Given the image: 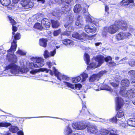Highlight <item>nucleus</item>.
Segmentation results:
<instances>
[{"instance_id": "1", "label": "nucleus", "mask_w": 135, "mask_h": 135, "mask_svg": "<svg viewBox=\"0 0 135 135\" xmlns=\"http://www.w3.org/2000/svg\"><path fill=\"white\" fill-rule=\"evenodd\" d=\"M12 37L13 42L11 43L10 49L8 51L7 56L8 61L11 63L6 66L3 71V74L5 76H20L21 74H26L28 71V69L27 68L22 66L21 67L15 64L17 62V59L16 55L13 54L17 46L16 41L15 40L19 39L20 38V35L19 33H17L13 36V35Z\"/></svg>"}, {"instance_id": "2", "label": "nucleus", "mask_w": 135, "mask_h": 135, "mask_svg": "<svg viewBox=\"0 0 135 135\" xmlns=\"http://www.w3.org/2000/svg\"><path fill=\"white\" fill-rule=\"evenodd\" d=\"M41 71H46L47 73L49 72V71L50 74L53 75L52 71L51 70L47 71L46 69L41 68ZM52 71L54 72L55 75L57 77V79L60 81L63 82L62 84L64 85L71 89H73L74 88V85L67 82V81H69V77L60 73L54 67H53L52 68Z\"/></svg>"}, {"instance_id": "3", "label": "nucleus", "mask_w": 135, "mask_h": 135, "mask_svg": "<svg viewBox=\"0 0 135 135\" xmlns=\"http://www.w3.org/2000/svg\"><path fill=\"white\" fill-rule=\"evenodd\" d=\"M112 57L110 56H108L105 58L101 55H99L97 56L95 59V61L98 62V64L94 62L91 63L87 67V69L89 68H95L97 67L100 66L103 63L104 60L106 61H108L109 60H111Z\"/></svg>"}, {"instance_id": "4", "label": "nucleus", "mask_w": 135, "mask_h": 135, "mask_svg": "<svg viewBox=\"0 0 135 135\" xmlns=\"http://www.w3.org/2000/svg\"><path fill=\"white\" fill-rule=\"evenodd\" d=\"M119 29V27L116 23L115 21L114 24L111 25L109 27H106L104 28L102 32V35L103 37L106 36L108 32L111 34H114L117 32Z\"/></svg>"}, {"instance_id": "5", "label": "nucleus", "mask_w": 135, "mask_h": 135, "mask_svg": "<svg viewBox=\"0 0 135 135\" xmlns=\"http://www.w3.org/2000/svg\"><path fill=\"white\" fill-rule=\"evenodd\" d=\"M125 88H121L119 91L120 94L123 97L127 98V100L129 101L132 98L135 97V90L134 89L125 90Z\"/></svg>"}, {"instance_id": "6", "label": "nucleus", "mask_w": 135, "mask_h": 135, "mask_svg": "<svg viewBox=\"0 0 135 135\" xmlns=\"http://www.w3.org/2000/svg\"><path fill=\"white\" fill-rule=\"evenodd\" d=\"M32 60L35 63L31 62L29 64V67L31 69L34 67L40 68L42 67L44 65V60L41 58L32 57L31 58Z\"/></svg>"}, {"instance_id": "7", "label": "nucleus", "mask_w": 135, "mask_h": 135, "mask_svg": "<svg viewBox=\"0 0 135 135\" xmlns=\"http://www.w3.org/2000/svg\"><path fill=\"white\" fill-rule=\"evenodd\" d=\"M74 18L73 14H71L69 15L67 18H69L70 23H66L64 25L65 27L66 28V31H69L70 32L73 30V25L71 23L74 20Z\"/></svg>"}, {"instance_id": "8", "label": "nucleus", "mask_w": 135, "mask_h": 135, "mask_svg": "<svg viewBox=\"0 0 135 135\" xmlns=\"http://www.w3.org/2000/svg\"><path fill=\"white\" fill-rule=\"evenodd\" d=\"M132 36V35L128 32H121L117 34L116 38L118 40H123Z\"/></svg>"}, {"instance_id": "9", "label": "nucleus", "mask_w": 135, "mask_h": 135, "mask_svg": "<svg viewBox=\"0 0 135 135\" xmlns=\"http://www.w3.org/2000/svg\"><path fill=\"white\" fill-rule=\"evenodd\" d=\"M72 126L74 129L81 130L84 129L87 127L86 124L82 122L73 123Z\"/></svg>"}, {"instance_id": "10", "label": "nucleus", "mask_w": 135, "mask_h": 135, "mask_svg": "<svg viewBox=\"0 0 135 135\" xmlns=\"http://www.w3.org/2000/svg\"><path fill=\"white\" fill-rule=\"evenodd\" d=\"M88 76V75L87 74L83 73L80 75V76L76 78H73L72 79V81L74 83H77L81 80V81H84L86 80Z\"/></svg>"}, {"instance_id": "11", "label": "nucleus", "mask_w": 135, "mask_h": 135, "mask_svg": "<svg viewBox=\"0 0 135 135\" xmlns=\"http://www.w3.org/2000/svg\"><path fill=\"white\" fill-rule=\"evenodd\" d=\"M71 0H61L60 1L62 3H65L68 4V5H66L64 7L62 8V13H65L66 12H68L71 9V6L69 4Z\"/></svg>"}, {"instance_id": "12", "label": "nucleus", "mask_w": 135, "mask_h": 135, "mask_svg": "<svg viewBox=\"0 0 135 135\" xmlns=\"http://www.w3.org/2000/svg\"><path fill=\"white\" fill-rule=\"evenodd\" d=\"M116 23L117 24L119 28L122 30L126 31L127 30L128 28V25L127 22L124 21L117 20Z\"/></svg>"}, {"instance_id": "13", "label": "nucleus", "mask_w": 135, "mask_h": 135, "mask_svg": "<svg viewBox=\"0 0 135 135\" xmlns=\"http://www.w3.org/2000/svg\"><path fill=\"white\" fill-rule=\"evenodd\" d=\"M94 89L98 91L101 90H111L110 88L107 85H104L100 83H98L97 85L94 84L93 85Z\"/></svg>"}, {"instance_id": "14", "label": "nucleus", "mask_w": 135, "mask_h": 135, "mask_svg": "<svg viewBox=\"0 0 135 135\" xmlns=\"http://www.w3.org/2000/svg\"><path fill=\"white\" fill-rule=\"evenodd\" d=\"M121 4L129 8H132L135 5L133 0H123Z\"/></svg>"}, {"instance_id": "15", "label": "nucleus", "mask_w": 135, "mask_h": 135, "mask_svg": "<svg viewBox=\"0 0 135 135\" xmlns=\"http://www.w3.org/2000/svg\"><path fill=\"white\" fill-rule=\"evenodd\" d=\"M86 34L84 32L81 34L80 35L78 33L76 32H74L72 35L73 37L80 40L82 41L85 40V37Z\"/></svg>"}, {"instance_id": "16", "label": "nucleus", "mask_w": 135, "mask_h": 135, "mask_svg": "<svg viewBox=\"0 0 135 135\" xmlns=\"http://www.w3.org/2000/svg\"><path fill=\"white\" fill-rule=\"evenodd\" d=\"M41 25L43 28L45 30L47 29L50 26V21L47 18H44L41 21Z\"/></svg>"}, {"instance_id": "17", "label": "nucleus", "mask_w": 135, "mask_h": 135, "mask_svg": "<svg viewBox=\"0 0 135 135\" xmlns=\"http://www.w3.org/2000/svg\"><path fill=\"white\" fill-rule=\"evenodd\" d=\"M116 105V110H119L121 108L123 104V99L119 97H117L115 99Z\"/></svg>"}, {"instance_id": "18", "label": "nucleus", "mask_w": 135, "mask_h": 135, "mask_svg": "<svg viewBox=\"0 0 135 135\" xmlns=\"http://www.w3.org/2000/svg\"><path fill=\"white\" fill-rule=\"evenodd\" d=\"M21 2L23 6L27 8H31L33 6L30 0H22Z\"/></svg>"}, {"instance_id": "19", "label": "nucleus", "mask_w": 135, "mask_h": 135, "mask_svg": "<svg viewBox=\"0 0 135 135\" xmlns=\"http://www.w3.org/2000/svg\"><path fill=\"white\" fill-rule=\"evenodd\" d=\"M56 49H55L51 51L50 52L47 50H45L44 53V55L45 59L50 57H54L56 53Z\"/></svg>"}, {"instance_id": "20", "label": "nucleus", "mask_w": 135, "mask_h": 135, "mask_svg": "<svg viewBox=\"0 0 135 135\" xmlns=\"http://www.w3.org/2000/svg\"><path fill=\"white\" fill-rule=\"evenodd\" d=\"M96 28L95 27L92 26H90L89 25H86L84 28V30L88 33H94L96 31Z\"/></svg>"}, {"instance_id": "21", "label": "nucleus", "mask_w": 135, "mask_h": 135, "mask_svg": "<svg viewBox=\"0 0 135 135\" xmlns=\"http://www.w3.org/2000/svg\"><path fill=\"white\" fill-rule=\"evenodd\" d=\"M98 131L97 127L95 125H91L88 127V132L90 134L95 133L98 132Z\"/></svg>"}, {"instance_id": "22", "label": "nucleus", "mask_w": 135, "mask_h": 135, "mask_svg": "<svg viewBox=\"0 0 135 135\" xmlns=\"http://www.w3.org/2000/svg\"><path fill=\"white\" fill-rule=\"evenodd\" d=\"M62 43L64 45L68 47H72L74 45V41L71 40L65 39L62 40Z\"/></svg>"}, {"instance_id": "23", "label": "nucleus", "mask_w": 135, "mask_h": 135, "mask_svg": "<svg viewBox=\"0 0 135 135\" xmlns=\"http://www.w3.org/2000/svg\"><path fill=\"white\" fill-rule=\"evenodd\" d=\"M130 82L129 80L127 79H124L122 80L121 84L122 87L120 88V89L121 88H125V90H126V87H127L129 85Z\"/></svg>"}, {"instance_id": "24", "label": "nucleus", "mask_w": 135, "mask_h": 135, "mask_svg": "<svg viewBox=\"0 0 135 135\" xmlns=\"http://www.w3.org/2000/svg\"><path fill=\"white\" fill-rule=\"evenodd\" d=\"M73 131L71 129L70 125H69L65 128L64 131V133L65 135H71Z\"/></svg>"}, {"instance_id": "25", "label": "nucleus", "mask_w": 135, "mask_h": 135, "mask_svg": "<svg viewBox=\"0 0 135 135\" xmlns=\"http://www.w3.org/2000/svg\"><path fill=\"white\" fill-rule=\"evenodd\" d=\"M82 17L78 16L77 17V19L75 23V25L76 26H79V27H81L82 26L83 21L81 19Z\"/></svg>"}, {"instance_id": "26", "label": "nucleus", "mask_w": 135, "mask_h": 135, "mask_svg": "<svg viewBox=\"0 0 135 135\" xmlns=\"http://www.w3.org/2000/svg\"><path fill=\"white\" fill-rule=\"evenodd\" d=\"M82 10V7L80 4H77L74 7L73 11L75 13H79Z\"/></svg>"}, {"instance_id": "27", "label": "nucleus", "mask_w": 135, "mask_h": 135, "mask_svg": "<svg viewBox=\"0 0 135 135\" xmlns=\"http://www.w3.org/2000/svg\"><path fill=\"white\" fill-rule=\"evenodd\" d=\"M128 74L131 78L130 80L131 83L132 80H135V71L130 70L128 72Z\"/></svg>"}, {"instance_id": "28", "label": "nucleus", "mask_w": 135, "mask_h": 135, "mask_svg": "<svg viewBox=\"0 0 135 135\" xmlns=\"http://www.w3.org/2000/svg\"><path fill=\"white\" fill-rule=\"evenodd\" d=\"M47 40L46 39L44 38L40 40L39 43L40 45L44 47H46L47 45Z\"/></svg>"}, {"instance_id": "29", "label": "nucleus", "mask_w": 135, "mask_h": 135, "mask_svg": "<svg viewBox=\"0 0 135 135\" xmlns=\"http://www.w3.org/2000/svg\"><path fill=\"white\" fill-rule=\"evenodd\" d=\"M127 122L129 126L135 127V119L130 118L128 120Z\"/></svg>"}, {"instance_id": "30", "label": "nucleus", "mask_w": 135, "mask_h": 135, "mask_svg": "<svg viewBox=\"0 0 135 135\" xmlns=\"http://www.w3.org/2000/svg\"><path fill=\"white\" fill-rule=\"evenodd\" d=\"M52 27L53 28H57L59 26V23L58 22L54 20L51 21Z\"/></svg>"}, {"instance_id": "31", "label": "nucleus", "mask_w": 135, "mask_h": 135, "mask_svg": "<svg viewBox=\"0 0 135 135\" xmlns=\"http://www.w3.org/2000/svg\"><path fill=\"white\" fill-rule=\"evenodd\" d=\"M19 130L18 128L16 126H11L9 128L10 132L13 133H16Z\"/></svg>"}, {"instance_id": "32", "label": "nucleus", "mask_w": 135, "mask_h": 135, "mask_svg": "<svg viewBox=\"0 0 135 135\" xmlns=\"http://www.w3.org/2000/svg\"><path fill=\"white\" fill-rule=\"evenodd\" d=\"M1 4L4 6H8L10 3V0H0Z\"/></svg>"}, {"instance_id": "33", "label": "nucleus", "mask_w": 135, "mask_h": 135, "mask_svg": "<svg viewBox=\"0 0 135 135\" xmlns=\"http://www.w3.org/2000/svg\"><path fill=\"white\" fill-rule=\"evenodd\" d=\"M90 57L89 55L85 53L84 54V60L87 64H88L90 62Z\"/></svg>"}, {"instance_id": "34", "label": "nucleus", "mask_w": 135, "mask_h": 135, "mask_svg": "<svg viewBox=\"0 0 135 135\" xmlns=\"http://www.w3.org/2000/svg\"><path fill=\"white\" fill-rule=\"evenodd\" d=\"M11 125V124L9 123L2 122L0 123V127H7Z\"/></svg>"}, {"instance_id": "35", "label": "nucleus", "mask_w": 135, "mask_h": 135, "mask_svg": "<svg viewBox=\"0 0 135 135\" xmlns=\"http://www.w3.org/2000/svg\"><path fill=\"white\" fill-rule=\"evenodd\" d=\"M98 78L97 74L93 75L90 77L89 81L90 82H93L96 80H98Z\"/></svg>"}, {"instance_id": "36", "label": "nucleus", "mask_w": 135, "mask_h": 135, "mask_svg": "<svg viewBox=\"0 0 135 135\" xmlns=\"http://www.w3.org/2000/svg\"><path fill=\"white\" fill-rule=\"evenodd\" d=\"M34 28L38 30H41L43 28V27L41 25L40 23H36L34 26Z\"/></svg>"}, {"instance_id": "37", "label": "nucleus", "mask_w": 135, "mask_h": 135, "mask_svg": "<svg viewBox=\"0 0 135 135\" xmlns=\"http://www.w3.org/2000/svg\"><path fill=\"white\" fill-rule=\"evenodd\" d=\"M124 115V113L122 110H119L117 113L116 117L118 118H120L122 117Z\"/></svg>"}, {"instance_id": "38", "label": "nucleus", "mask_w": 135, "mask_h": 135, "mask_svg": "<svg viewBox=\"0 0 135 135\" xmlns=\"http://www.w3.org/2000/svg\"><path fill=\"white\" fill-rule=\"evenodd\" d=\"M85 18L86 22H93L94 18L92 17L90 15L86 17Z\"/></svg>"}, {"instance_id": "39", "label": "nucleus", "mask_w": 135, "mask_h": 135, "mask_svg": "<svg viewBox=\"0 0 135 135\" xmlns=\"http://www.w3.org/2000/svg\"><path fill=\"white\" fill-rule=\"evenodd\" d=\"M117 117L114 116L113 118L110 119H109L108 120V121L109 122L113 123H116L118 119H117Z\"/></svg>"}, {"instance_id": "40", "label": "nucleus", "mask_w": 135, "mask_h": 135, "mask_svg": "<svg viewBox=\"0 0 135 135\" xmlns=\"http://www.w3.org/2000/svg\"><path fill=\"white\" fill-rule=\"evenodd\" d=\"M107 73V71L106 70L101 71H100L99 73L97 74V75L99 78L102 76L103 75Z\"/></svg>"}, {"instance_id": "41", "label": "nucleus", "mask_w": 135, "mask_h": 135, "mask_svg": "<svg viewBox=\"0 0 135 135\" xmlns=\"http://www.w3.org/2000/svg\"><path fill=\"white\" fill-rule=\"evenodd\" d=\"M112 59L110 60H109L108 61H106L108 62V65L110 66V67H113L114 66H116V64L115 62L114 61H110H110L112 60Z\"/></svg>"}, {"instance_id": "42", "label": "nucleus", "mask_w": 135, "mask_h": 135, "mask_svg": "<svg viewBox=\"0 0 135 135\" xmlns=\"http://www.w3.org/2000/svg\"><path fill=\"white\" fill-rule=\"evenodd\" d=\"M61 31L60 29L54 31L53 33V34L54 36H57L59 35L61 32Z\"/></svg>"}, {"instance_id": "43", "label": "nucleus", "mask_w": 135, "mask_h": 135, "mask_svg": "<svg viewBox=\"0 0 135 135\" xmlns=\"http://www.w3.org/2000/svg\"><path fill=\"white\" fill-rule=\"evenodd\" d=\"M124 122L121 121L119 119H118L116 123L124 127H125V126H126V125L124 124Z\"/></svg>"}, {"instance_id": "44", "label": "nucleus", "mask_w": 135, "mask_h": 135, "mask_svg": "<svg viewBox=\"0 0 135 135\" xmlns=\"http://www.w3.org/2000/svg\"><path fill=\"white\" fill-rule=\"evenodd\" d=\"M9 19L10 21V23L12 25V26L13 25L14 26V25H15L16 24V21L13 19L12 18L10 17H9Z\"/></svg>"}, {"instance_id": "45", "label": "nucleus", "mask_w": 135, "mask_h": 135, "mask_svg": "<svg viewBox=\"0 0 135 135\" xmlns=\"http://www.w3.org/2000/svg\"><path fill=\"white\" fill-rule=\"evenodd\" d=\"M17 54L22 55H25L26 54V53L20 50H18L17 52Z\"/></svg>"}, {"instance_id": "46", "label": "nucleus", "mask_w": 135, "mask_h": 135, "mask_svg": "<svg viewBox=\"0 0 135 135\" xmlns=\"http://www.w3.org/2000/svg\"><path fill=\"white\" fill-rule=\"evenodd\" d=\"M129 65L131 66H135V61L134 60H131L129 61Z\"/></svg>"}, {"instance_id": "47", "label": "nucleus", "mask_w": 135, "mask_h": 135, "mask_svg": "<svg viewBox=\"0 0 135 135\" xmlns=\"http://www.w3.org/2000/svg\"><path fill=\"white\" fill-rule=\"evenodd\" d=\"M54 64L55 65V62H48L47 63V64L48 65L49 68H51V67L53 66Z\"/></svg>"}, {"instance_id": "48", "label": "nucleus", "mask_w": 135, "mask_h": 135, "mask_svg": "<svg viewBox=\"0 0 135 135\" xmlns=\"http://www.w3.org/2000/svg\"><path fill=\"white\" fill-rule=\"evenodd\" d=\"M110 84L113 87L116 88L119 85V82H117V83H115L113 82L110 83Z\"/></svg>"}, {"instance_id": "49", "label": "nucleus", "mask_w": 135, "mask_h": 135, "mask_svg": "<svg viewBox=\"0 0 135 135\" xmlns=\"http://www.w3.org/2000/svg\"><path fill=\"white\" fill-rule=\"evenodd\" d=\"M74 87H75V88L77 89H80V88L82 87V85L80 84H78L75 85H74Z\"/></svg>"}, {"instance_id": "50", "label": "nucleus", "mask_w": 135, "mask_h": 135, "mask_svg": "<svg viewBox=\"0 0 135 135\" xmlns=\"http://www.w3.org/2000/svg\"><path fill=\"white\" fill-rule=\"evenodd\" d=\"M39 71L37 69H33L31 71H30V73L32 74H35Z\"/></svg>"}, {"instance_id": "51", "label": "nucleus", "mask_w": 135, "mask_h": 135, "mask_svg": "<svg viewBox=\"0 0 135 135\" xmlns=\"http://www.w3.org/2000/svg\"><path fill=\"white\" fill-rule=\"evenodd\" d=\"M12 30L13 31L15 32L17 30V28L16 27L13 25L12 26ZM15 34V33L14 32H12V34L13 35H14Z\"/></svg>"}, {"instance_id": "52", "label": "nucleus", "mask_w": 135, "mask_h": 135, "mask_svg": "<svg viewBox=\"0 0 135 135\" xmlns=\"http://www.w3.org/2000/svg\"><path fill=\"white\" fill-rule=\"evenodd\" d=\"M129 31L131 32H133L135 31V28L134 27L132 26H130L129 27Z\"/></svg>"}, {"instance_id": "53", "label": "nucleus", "mask_w": 135, "mask_h": 135, "mask_svg": "<svg viewBox=\"0 0 135 135\" xmlns=\"http://www.w3.org/2000/svg\"><path fill=\"white\" fill-rule=\"evenodd\" d=\"M99 21V20L98 19L95 18H94L93 20V23L95 24L96 26L97 25H96V23H97Z\"/></svg>"}, {"instance_id": "54", "label": "nucleus", "mask_w": 135, "mask_h": 135, "mask_svg": "<svg viewBox=\"0 0 135 135\" xmlns=\"http://www.w3.org/2000/svg\"><path fill=\"white\" fill-rule=\"evenodd\" d=\"M84 15L86 17L90 16V14L87 10H85L84 12Z\"/></svg>"}, {"instance_id": "55", "label": "nucleus", "mask_w": 135, "mask_h": 135, "mask_svg": "<svg viewBox=\"0 0 135 135\" xmlns=\"http://www.w3.org/2000/svg\"><path fill=\"white\" fill-rule=\"evenodd\" d=\"M70 34V32L69 31H67L64 32L62 34L63 35L69 36Z\"/></svg>"}, {"instance_id": "56", "label": "nucleus", "mask_w": 135, "mask_h": 135, "mask_svg": "<svg viewBox=\"0 0 135 135\" xmlns=\"http://www.w3.org/2000/svg\"><path fill=\"white\" fill-rule=\"evenodd\" d=\"M105 11L107 12L108 14V11L109 9V7L107 5L105 4Z\"/></svg>"}, {"instance_id": "57", "label": "nucleus", "mask_w": 135, "mask_h": 135, "mask_svg": "<svg viewBox=\"0 0 135 135\" xmlns=\"http://www.w3.org/2000/svg\"><path fill=\"white\" fill-rule=\"evenodd\" d=\"M131 84L132 85L134 86L135 87V80L132 81L131 82Z\"/></svg>"}, {"instance_id": "58", "label": "nucleus", "mask_w": 135, "mask_h": 135, "mask_svg": "<svg viewBox=\"0 0 135 135\" xmlns=\"http://www.w3.org/2000/svg\"><path fill=\"white\" fill-rule=\"evenodd\" d=\"M102 44L101 42H97L95 43V45L96 46H99L100 45H102Z\"/></svg>"}, {"instance_id": "59", "label": "nucleus", "mask_w": 135, "mask_h": 135, "mask_svg": "<svg viewBox=\"0 0 135 135\" xmlns=\"http://www.w3.org/2000/svg\"><path fill=\"white\" fill-rule=\"evenodd\" d=\"M127 60V58L126 57H125V58H123V59H121L120 61H119V62H120V61H124V60ZM116 62H117V61H116Z\"/></svg>"}, {"instance_id": "60", "label": "nucleus", "mask_w": 135, "mask_h": 135, "mask_svg": "<svg viewBox=\"0 0 135 135\" xmlns=\"http://www.w3.org/2000/svg\"><path fill=\"white\" fill-rule=\"evenodd\" d=\"M127 60V58L126 57H125V58H123V59H121L120 61H119V62H120V61H124V60ZM116 62H117V61H116Z\"/></svg>"}, {"instance_id": "61", "label": "nucleus", "mask_w": 135, "mask_h": 135, "mask_svg": "<svg viewBox=\"0 0 135 135\" xmlns=\"http://www.w3.org/2000/svg\"><path fill=\"white\" fill-rule=\"evenodd\" d=\"M80 135V134H79L77 133H74L71 134V135Z\"/></svg>"}, {"instance_id": "62", "label": "nucleus", "mask_w": 135, "mask_h": 135, "mask_svg": "<svg viewBox=\"0 0 135 135\" xmlns=\"http://www.w3.org/2000/svg\"><path fill=\"white\" fill-rule=\"evenodd\" d=\"M37 1H41L42 3H44L45 1L44 0H37Z\"/></svg>"}, {"instance_id": "63", "label": "nucleus", "mask_w": 135, "mask_h": 135, "mask_svg": "<svg viewBox=\"0 0 135 135\" xmlns=\"http://www.w3.org/2000/svg\"><path fill=\"white\" fill-rule=\"evenodd\" d=\"M119 59V57H116L115 58V60L116 61H117Z\"/></svg>"}, {"instance_id": "64", "label": "nucleus", "mask_w": 135, "mask_h": 135, "mask_svg": "<svg viewBox=\"0 0 135 135\" xmlns=\"http://www.w3.org/2000/svg\"><path fill=\"white\" fill-rule=\"evenodd\" d=\"M132 103H133V104L135 105V98L133 100Z\"/></svg>"}]
</instances>
